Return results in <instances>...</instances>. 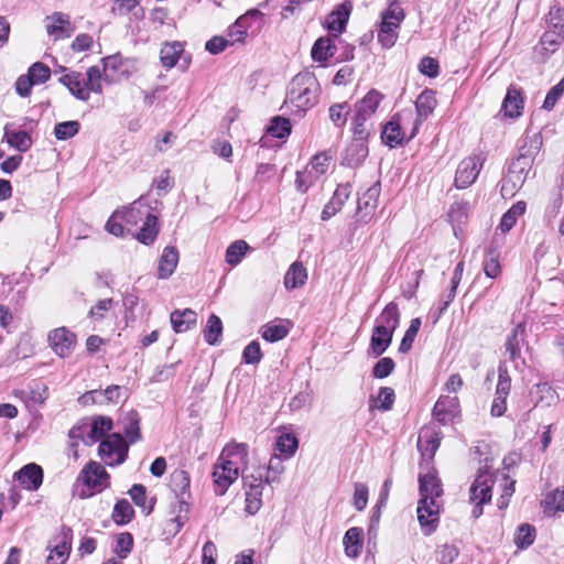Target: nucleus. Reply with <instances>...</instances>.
<instances>
[{
	"label": "nucleus",
	"mask_w": 564,
	"mask_h": 564,
	"mask_svg": "<svg viewBox=\"0 0 564 564\" xmlns=\"http://www.w3.org/2000/svg\"><path fill=\"white\" fill-rule=\"evenodd\" d=\"M183 53V45L180 42L165 43L160 52L162 65L170 69L174 67Z\"/></svg>",
	"instance_id": "39"
},
{
	"label": "nucleus",
	"mask_w": 564,
	"mask_h": 564,
	"mask_svg": "<svg viewBox=\"0 0 564 564\" xmlns=\"http://www.w3.org/2000/svg\"><path fill=\"white\" fill-rule=\"evenodd\" d=\"M403 10L399 7L389 8L382 13V21L378 32V41L386 48L394 45L398 33L397 30L403 20Z\"/></svg>",
	"instance_id": "9"
},
{
	"label": "nucleus",
	"mask_w": 564,
	"mask_h": 564,
	"mask_svg": "<svg viewBox=\"0 0 564 564\" xmlns=\"http://www.w3.org/2000/svg\"><path fill=\"white\" fill-rule=\"evenodd\" d=\"M133 514L134 511L131 503L127 499H121L113 507L112 520L118 525H123L132 520Z\"/></svg>",
	"instance_id": "45"
},
{
	"label": "nucleus",
	"mask_w": 564,
	"mask_h": 564,
	"mask_svg": "<svg viewBox=\"0 0 564 564\" xmlns=\"http://www.w3.org/2000/svg\"><path fill=\"white\" fill-rule=\"evenodd\" d=\"M505 115L510 118H517L523 109V98L521 91L514 86H510L502 102Z\"/></svg>",
	"instance_id": "32"
},
{
	"label": "nucleus",
	"mask_w": 564,
	"mask_h": 564,
	"mask_svg": "<svg viewBox=\"0 0 564 564\" xmlns=\"http://www.w3.org/2000/svg\"><path fill=\"white\" fill-rule=\"evenodd\" d=\"M248 446L242 443L228 444L214 464L213 482L217 496H224L238 479L239 470L247 464Z\"/></svg>",
	"instance_id": "2"
},
{
	"label": "nucleus",
	"mask_w": 564,
	"mask_h": 564,
	"mask_svg": "<svg viewBox=\"0 0 564 564\" xmlns=\"http://www.w3.org/2000/svg\"><path fill=\"white\" fill-rule=\"evenodd\" d=\"M70 544L64 540L56 544L47 556V564H64L68 558Z\"/></svg>",
	"instance_id": "59"
},
{
	"label": "nucleus",
	"mask_w": 564,
	"mask_h": 564,
	"mask_svg": "<svg viewBox=\"0 0 564 564\" xmlns=\"http://www.w3.org/2000/svg\"><path fill=\"white\" fill-rule=\"evenodd\" d=\"M527 205L520 200L511 206V208L501 217L499 229L501 232H508L517 223L518 218L525 213Z\"/></svg>",
	"instance_id": "43"
},
{
	"label": "nucleus",
	"mask_w": 564,
	"mask_h": 564,
	"mask_svg": "<svg viewBox=\"0 0 564 564\" xmlns=\"http://www.w3.org/2000/svg\"><path fill=\"white\" fill-rule=\"evenodd\" d=\"M178 263V252L174 247H165L158 265V276L160 279L170 278Z\"/></svg>",
	"instance_id": "28"
},
{
	"label": "nucleus",
	"mask_w": 564,
	"mask_h": 564,
	"mask_svg": "<svg viewBox=\"0 0 564 564\" xmlns=\"http://www.w3.org/2000/svg\"><path fill=\"white\" fill-rule=\"evenodd\" d=\"M128 444L120 433L107 435L99 445L98 454L109 466L122 464L128 455Z\"/></svg>",
	"instance_id": "7"
},
{
	"label": "nucleus",
	"mask_w": 564,
	"mask_h": 564,
	"mask_svg": "<svg viewBox=\"0 0 564 564\" xmlns=\"http://www.w3.org/2000/svg\"><path fill=\"white\" fill-rule=\"evenodd\" d=\"M392 337L393 333L386 330L384 327L380 328L375 326L370 338L368 355L372 357L381 356L391 345Z\"/></svg>",
	"instance_id": "23"
},
{
	"label": "nucleus",
	"mask_w": 564,
	"mask_h": 564,
	"mask_svg": "<svg viewBox=\"0 0 564 564\" xmlns=\"http://www.w3.org/2000/svg\"><path fill=\"white\" fill-rule=\"evenodd\" d=\"M436 104L437 101L433 90L426 89L419 95L415 101L417 117L413 123V128L409 135V140L416 134L419 127L422 124V122L426 120L429 116L434 111Z\"/></svg>",
	"instance_id": "15"
},
{
	"label": "nucleus",
	"mask_w": 564,
	"mask_h": 564,
	"mask_svg": "<svg viewBox=\"0 0 564 564\" xmlns=\"http://www.w3.org/2000/svg\"><path fill=\"white\" fill-rule=\"evenodd\" d=\"M547 23L549 29L564 33V9L557 6L552 7L549 12Z\"/></svg>",
	"instance_id": "64"
},
{
	"label": "nucleus",
	"mask_w": 564,
	"mask_h": 564,
	"mask_svg": "<svg viewBox=\"0 0 564 564\" xmlns=\"http://www.w3.org/2000/svg\"><path fill=\"white\" fill-rule=\"evenodd\" d=\"M380 195V184L376 183L370 186L359 198L357 202V213L360 215L362 219L370 216L378 203V198Z\"/></svg>",
	"instance_id": "24"
},
{
	"label": "nucleus",
	"mask_w": 564,
	"mask_h": 564,
	"mask_svg": "<svg viewBox=\"0 0 564 564\" xmlns=\"http://www.w3.org/2000/svg\"><path fill=\"white\" fill-rule=\"evenodd\" d=\"M400 324V312L399 307L394 302H390L382 310L380 315L376 319L377 327H384L386 330L394 333Z\"/></svg>",
	"instance_id": "29"
},
{
	"label": "nucleus",
	"mask_w": 564,
	"mask_h": 564,
	"mask_svg": "<svg viewBox=\"0 0 564 564\" xmlns=\"http://www.w3.org/2000/svg\"><path fill=\"white\" fill-rule=\"evenodd\" d=\"M525 180L527 178L523 175L514 173L509 169L508 174L502 181L501 194L503 196H513L516 192L522 187Z\"/></svg>",
	"instance_id": "46"
},
{
	"label": "nucleus",
	"mask_w": 564,
	"mask_h": 564,
	"mask_svg": "<svg viewBox=\"0 0 564 564\" xmlns=\"http://www.w3.org/2000/svg\"><path fill=\"white\" fill-rule=\"evenodd\" d=\"M79 128L76 120L59 122L54 128V135L57 140H68L78 133Z\"/></svg>",
	"instance_id": "55"
},
{
	"label": "nucleus",
	"mask_w": 564,
	"mask_h": 564,
	"mask_svg": "<svg viewBox=\"0 0 564 564\" xmlns=\"http://www.w3.org/2000/svg\"><path fill=\"white\" fill-rule=\"evenodd\" d=\"M395 394L392 388H380L378 395L372 399L371 406L380 411H389L394 403Z\"/></svg>",
	"instance_id": "51"
},
{
	"label": "nucleus",
	"mask_w": 564,
	"mask_h": 564,
	"mask_svg": "<svg viewBox=\"0 0 564 564\" xmlns=\"http://www.w3.org/2000/svg\"><path fill=\"white\" fill-rule=\"evenodd\" d=\"M249 250V245L245 240H236L226 250V262L231 267L239 264Z\"/></svg>",
	"instance_id": "48"
},
{
	"label": "nucleus",
	"mask_w": 564,
	"mask_h": 564,
	"mask_svg": "<svg viewBox=\"0 0 564 564\" xmlns=\"http://www.w3.org/2000/svg\"><path fill=\"white\" fill-rule=\"evenodd\" d=\"M59 83L66 86L69 93L77 99L87 101L89 99L88 89L85 86V77L78 72H70L59 78Z\"/></svg>",
	"instance_id": "22"
},
{
	"label": "nucleus",
	"mask_w": 564,
	"mask_h": 564,
	"mask_svg": "<svg viewBox=\"0 0 564 564\" xmlns=\"http://www.w3.org/2000/svg\"><path fill=\"white\" fill-rule=\"evenodd\" d=\"M535 539V530L530 524H521L514 536V543L519 549H525L530 546Z\"/></svg>",
	"instance_id": "56"
},
{
	"label": "nucleus",
	"mask_w": 564,
	"mask_h": 564,
	"mask_svg": "<svg viewBox=\"0 0 564 564\" xmlns=\"http://www.w3.org/2000/svg\"><path fill=\"white\" fill-rule=\"evenodd\" d=\"M262 488H254L253 490H246V507L245 510L250 516L256 514L262 507Z\"/></svg>",
	"instance_id": "58"
},
{
	"label": "nucleus",
	"mask_w": 564,
	"mask_h": 564,
	"mask_svg": "<svg viewBox=\"0 0 564 564\" xmlns=\"http://www.w3.org/2000/svg\"><path fill=\"white\" fill-rule=\"evenodd\" d=\"M276 449L285 458L293 456L297 449L299 441L294 434L282 433L275 442Z\"/></svg>",
	"instance_id": "47"
},
{
	"label": "nucleus",
	"mask_w": 564,
	"mask_h": 564,
	"mask_svg": "<svg viewBox=\"0 0 564 564\" xmlns=\"http://www.w3.org/2000/svg\"><path fill=\"white\" fill-rule=\"evenodd\" d=\"M336 52V46L330 37H319L312 47V58L315 62L324 63Z\"/></svg>",
	"instance_id": "38"
},
{
	"label": "nucleus",
	"mask_w": 564,
	"mask_h": 564,
	"mask_svg": "<svg viewBox=\"0 0 564 564\" xmlns=\"http://www.w3.org/2000/svg\"><path fill=\"white\" fill-rule=\"evenodd\" d=\"M121 214V220L127 226V231H132L139 223H143L148 216L152 214L149 210V206H147L141 199L134 202L131 206L119 210Z\"/></svg>",
	"instance_id": "17"
},
{
	"label": "nucleus",
	"mask_w": 564,
	"mask_h": 564,
	"mask_svg": "<svg viewBox=\"0 0 564 564\" xmlns=\"http://www.w3.org/2000/svg\"><path fill=\"white\" fill-rule=\"evenodd\" d=\"M88 427L87 420L82 421L77 425L73 426L68 432L69 447L73 449L74 457H77L76 447L78 442L82 441L87 445Z\"/></svg>",
	"instance_id": "50"
},
{
	"label": "nucleus",
	"mask_w": 564,
	"mask_h": 564,
	"mask_svg": "<svg viewBox=\"0 0 564 564\" xmlns=\"http://www.w3.org/2000/svg\"><path fill=\"white\" fill-rule=\"evenodd\" d=\"M123 432L130 443H134L140 438L139 417L135 412L131 411L126 415Z\"/></svg>",
	"instance_id": "57"
},
{
	"label": "nucleus",
	"mask_w": 564,
	"mask_h": 564,
	"mask_svg": "<svg viewBox=\"0 0 564 564\" xmlns=\"http://www.w3.org/2000/svg\"><path fill=\"white\" fill-rule=\"evenodd\" d=\"M113 423L109 416L98 415L87 420L88 436L87 445L102 441L108 432L112 430Z\"/></svg>",
	"instance_id": "18"
},
{
	"label": "nucleus",
	"mask_w": 564,
	"mask_h": 564,
	"mask_svg": "<svg viewBox=\"0 0 564 564\" xmlns=\"http://www.w3.org/2000/svg\"><path fill=\"white\" fill-rule=\"evenodd\" d=\"M564 43V33L562 31H545L540 40L539 46L542 54L554 53Z\"/></svg>",
	"instance_id": "36"
},
{
	"label": "nucleus",
	"mask_w": 564,
	"mask_h": 564,
	"mask_svg": "<svg viewBox=\"0 0 564 564\" xmlns=\"http://www.w3.org/2000/svg\"><path fill=\"white\" fill-rule=\"evenodd\" d=\"M4 137L12 148L21 152H25L32 145L31 137L25 131H9L7 129Z\"/></svg>",
	"instance_id": "49"
},
{
	"label": "nucleus",
	"mask_w": 564,
	"mask_h": 564,
	"mask_svg": "<svg viewBox=\"0 0 564 564\" xmlns=\"http://www.w3.org/2000/svg\"><path fill=\"white\" fill-rule=\"evenodd\" d=\"M318 93L319 84L315 75L299 73L289 84L282 109L301 116L317 104Z\"/></svg>",
	"instance_id": "3"
},
{
	"label": "nucleus",
	"mask_w": 564,
	"mask_h": 564,
	"mask_svg": "<svg viewBox=\"0 0 564 564\" xmlns=\"http://www.w3.org/2000/svg\"><path fill=\"white\" fill-rule=\"evenodd\" d=\"M441 444V433L433 426L421 429L417 437V448L421 452L423 460L433 459Z\"/></svg>",
	"instance_id": "14"
},
{
	"label": "nucleus",
	"mask_w": 564,
	"mask_h": 564,
	"mask_svg": "<svg viewBox=\"0 0 564 564\" xmlns=\"http://www.w3.org/2000/svg\"><path fill=\"white\" fill-rule=\"evenodd\" d=\"M510 389L511 378L509 376L507 366L505 364H500L498 367V382L496 387V394L508 398Z\"/></svg>",
	"instance_id": "62"
},
{
	"label": "nucleus",
	"mask_w": 564,
	"mask_h": 564,
	"mask_svg": "<svg viewBox=\"0 0 564 564\" xmlns=\"http://www.w3.org/2000/svg\"><path fill=\"white\" fill-rule=\"evenodd\" d=\"M158 232V218L152 214L151 216H148L147 219L142 223L140 231L138 234H133V236L140 242L150 245L155 240Z\"/></svg>",
	"instance_id": "41"
},
{
	"label": "nucleus",
	"mask_w": 564,
	"mask_h": 564,
	"mask_svg": "<svg viewBox=\"0 0 564 564\" xmlns=\"http://www.w3.org/2000/svg\"><path fill=\"white\" fill-rule=\"evenodd\" d=\"M362 535L364 531L358 527H352L345 533L343 543L345 546V554L348 557L356 558L359 556L362 549Z\"/></svg>",
	"instance_id": "30"
},
{
	"label": "nucleus",
	"mask_w": 564,
	"mask_h": 564,
	"mask_svg": "<svg viewBox=\"0 0 564 564\" xmlns=\"http://www.w3.org/2000/svg\"><path fill=\"white\" fill-rule=\"evenodd\" d=\"M541 506L543 508V512L547 516L564 512V486L546 492L541 501Z\"/></svg>",
	"instance_id": "27"
},
{
	"label": "nucleus",
	"mask_w": 564,
	"mask_h": 564,
	"mask_svg": "<svg viewBox=\"0 0 564 564\" xmlns=\"http://www.w3.org/2000/svg\"><path fill=\"white\" fill-rule=\"evenodd\" d=\"M46 30L55 40L68 37L72 33L68 18L62 13H54L47 19Z\"/></svg>",
	"instance_id": "31"
},
{
	"label": "nucleus",
	"mask_w": 564,
	"mask_h": 564,
	"mask_svg": "<svg viewBox=\"0 0 564 564\" xmlns=\"http://www.w3.org/2000/svg\"><path fill=\"white\" fill-rule=\"evenodd\" d=\"M170 321L175 333H185L196 325L197 313L191 308L175 310Z\"/></svg>",
	"instance_id": "26"
},
{
	"label": "nucleus",
	"mask_w": 564,
	"mask_h": 564,
	"mask_svg": "<svg viewBox=\"0 0 564 564\" xmlns=\"http://www.w3.org/2000/svg\"><path fill=\"white\" fill-rule=\"evenodd\" d=\"M420 500L417 503V520L425 535L434 532L440 522V503L437 498L443 495L442 484L434 469H429L419 476Z\"/></svg>",
	"instance_id": "1"
},
{
	"label": "nucleus",
	"mask_w": 564,
	"mask_h": 564,
	"mask_svg": "<svg viewBox=\"0 0 564 564\" xmlns=\"http://www.w3.org/2000/svg\"><path fill=\"white\" fill-rule=\"evenodd\" d=\"M531 394L536 398L535 405L542 403L551 406L558 400L556 391L547 382L535 384L531 390Z\"/></svg>",
	"instance_id": "40"
},
{
	"label": "nucleus",
	"mask_w": 564,
	"mask_h": 564,
	"mask_svg": "<svg viewBox=\"0 0 564 564\" xmlns=\"http://www.w3.org/2000/svg\"><path fill=\"white\" fill-rule=\"evenodd\" d=\"M412 119L411 111L403 110L401 112L395 113L390 121H388L381 133V139L384 144L390 148H395L408 138L406 132L404 130L405 121H410Z\"/></svg>",
	"instance_id": "10"
},
{
	"label": "nucleus",
	"mask_w": 564,
	"mask_h": 564,
	"mask_svg": "<svg viewBox=\"0 0 564 564\" xmlns=\"http://www.w3.org/2000/svg\"><path fill=\"white\" fill-rule=\"evenodd\" d=\"M420 327H421V319L419 317L413 318L411 321L410 326L406 329L402 340H401V344L399 347V350L401 352H408L411 349Z\"/></svg>",
	"instance_id": "61"
},
{
	"label": "nucleus",
	"mask_w": 564,
	"mask_h": 564,
	"mask_svg": "<svg viewBox=\"0 0 564 564\" xmlns=\"http://www.w3.org/2000/svg\"><path fill=\"white\" fill-rule=\"evenodd\" d=\"M48 341L51 348L57 356L66 358L73 352L76 346V336L66 327H59L48 334Z\"/></svg>",
	"instance_id": "12"
},
{
	"label": "nucleus",
	"mask_w": 564,
	"mask_h": 564,
	"mask_svg": "<svg viewBox=\"0 0 564 564\" xmlns=\"http://www.w3.org/2000/svg\"><path fill=\"white\" fill-rule=\"evenodd\" d=\"M191 479L187 471L176 469L171 474V489L174 496H182V498H191L189 492Z\"/></svg>",
	"instance_id": "37"
},
{
	"label": "nucleus",
	"mask_w": 564,
	"mask_h": 564,
	"mask_svg": "<svg viewBox=\"0 0 564 564\" xmlns=\"http://www.w3.org/2000/svg\"><path fill=\"white\" fill-rule=\"evenodd\" d=\"M78 479L86 486V490L83 489L80 492L82 498L100 492L110 485L109 474L97 462H89L80 471Z\"/></svg>",
	"instance_id": "5"
},
{
	"label": "nucleus",
	"mask_w": 564,
	"mask_h": 564,
	"mask_svg": "<svg viewBox=\"0 0 564 564\" xmlns=\"http://www.w3.org/2000/svg\"><path fill=\"white\" fill-rule=\"evenodd\" d=\"M104 64V79L107 82L115 80V73L122 66V57L120 54H115L102 58Z\"/></svg>",
	"instance_id": "60"
},
{
	"label": "nucleus",
	"mask_w": 564,
	"mask_h": 564,
	"mask_svg": "<svg viewBox=\"0 0 564 564\" xmlns=\"http://www.w3.org/2000/svg\"><path fill=\"white\" fill-rule=\"evenodd\" d=\"M350 9L351 6L345 2L327 15L326 28L329 32L334 33L335 36L344 31L350 14Z\"/></svg>",
	"instance_id": "25"
},
{
	"label": "nucleus",
	"mask_w": 564,
	"mask_h": 564,
	"mask_svg": "<svg viewBox=\"0 0 564 564\" xmlns=\"http://www.w3.org/2000/svg\"><path fill=\"white\" fill-rule=\"evenodd\" d=\"M289 321H273L261 327V336L264 340L274 343L283 339L290 332Z\"/></svg>",
	"instance_id": "33"
},
{
	"label": "nucleus",
	"mask_w": 564,
	"mask_h": 564,
	"mask_svg": "<svg viewBox=\"0 0 564 564\" xmlns=\"http://www.w3.org/2000/svg\"><path fill=\"white\" fill-rule=\"evenodd\" d=\"M494 482V477L488 470H479L469 490L470 501L475 503L474 518H479L482 514V506L490 502Z\"/></svg>",
	"instance_id": "8"
},
{
	"label": "nucleus",
	"mask_w": 564,
	"mask_h": 564,
	"mask_svg": "<svg viewBox=\"0 0 564 564\" xmlns=\"http://www.w3.org/2000/svg\"><path fill=\"white\" fill-rule=\"evenodd\" d=\"M382 98V94L376 89H371L361 100L355 104L354 116L351 118V130L354 135H370L372 130L370 119L378 109Z\"/></svg>",
	"instance_id": "4"
},
{
	"label": "nucleus",
	"mask_w": 564,
	"mask_h": 564,
	"mask_svg": "<svg viewBox=\"0 0 564 564\" xmlns=\"http://www.w3.org/2000/svg\"><path fill=\"white\" fill-rule=\"evenodd\" d=\"M484 159L480 155H470L464 159L457 167L455 176V185L457 188H467L477 178L481 167Z\"/></svg>",
	"instance_id": "11"
},
{
	"label": "nucleus",
	"mask_w": 564,
	"mask_h": 564,
	"mask_svg": "<svg viewBox=\"0 0 564 564\" xmlns=\"http://www.w3.org/2000/svg\"><path fill=\"white\" fill-rule=\"evenodd\" d=\"M121 387L120 386H109L104 391L100 390H91L85 393L82 397V400L85 404L88 403H102L104 400L107 402H117L120 398Z\"/></svg>",
	"instance_id": "34"
},
{
	"label": "nucleus",
	"mask_w": 564,
	"mask_h": 564,
	"mask_svg": "<svg viewBox=\"0 0 564 564\" xmlns=\"http://www.w3.org/2000/svg\"><path fill=\"white\" fill-rule=\"evenodd\" d=\"M524 328L521 324L517 325L506 341V351L509 354V358L512 361H517L520 357L521 343L523 340Z\"/></svg>",
	"instance_id": "42"
},
{
	"label": "nucleus",
	"mask_w": 564,
	"mask_h": 564,
	"mask_svg": "<svg viewBox=\"0 0 564 564\" xmlns=\"http://www.w3.org/2000/svg\"><path fill=\"white\" fill-rule=\"evenodd\" d=\"M330 158L325 153H319L313 156L311 163L308 164L306 171L310 176L314 178H318L321 175L325 174L329 167Z\"/></svg>",
	"instance_id": "52"
},
{
	"label": "nucleus",
	"mask_w": 564,
	"mask_h": 564,
	"mask_svg": "<svg viewBox=\"0 0 564 564\" xmlns=\"http://www.w3.org/2000/svg\"><path fill=\"white\" fill-rule=\"evenodd\" d=\"M204 338L209 345H217L219 343V337L223 334V323L221 319L215 315L212 314L208 317V321L206 323V326L203 330Z\"/></svg>",
	"instance_id": "44"
},
{
	"label": "nucleus",
	"mask_w": 564,
	"mask_h": 564,
	"mask_svg": "<svg viewBox=\"0 0 564 564\" xmlns=\"http://www.w3.org/2000/svg\"><path fill=\"white\" fill-rule=\"evenodd\" d=\"M458 414L459 400L457 397L442 395L433 409L434 417L443 424L452 422Z\"/></svg>",
	"instance_id": "16"
},
{
	"label": "nucleus",
	"mask_w": 564,
	"mask_h": 564,
	"mask_svg": "<svg viewBox=\"0 0 564 564\" xmlns=\"http://www.w3.org/2000/svg\"><path fill=\"white\" fill-rule=\"evenodd\" d=\"M469 214V205L465 202H456L451 206L448 212L449 220L453 224L460 225L466 221Z\"/></svg>",
	"instance_id": "63"
},
{
	"label": "nucleus",
	"mask_w": 564,
	"mask_h": 564,
	"mask_svg": "<svg viewBox=\"0 0 564 564\" xmlns=\"http://www.w3.org/2000/svg\"><path fill=\"white\" fill-rule=\"evenodd\" d=\"M541 145L542 139L539 134L525 138L523 145L520 148L519 155L510 163L509 169L528 178Z\"/></svg>",
	"instance_id": "6"
},
{
	"label": "nucleus",
	"mask_w": 564,
	"mask_h": 564,
	"mask_svg": "<svg viewBox=\"0 0 564 564\" xmlns=\"http://www.w3.org/2000/svg\"><path fill=\"white\" fill-rule=\"evenodd\" d=\"M351 186L349 184L338 185L334 192L330 200L324 206L322 210V219L328 220L335 216L344 206L345 202L349 198Z\"/></svg>",
	"instance_id": "19"
},
{
	"label": "nucleus",
	"mask_w": 564,
	"mask_h": 564,
	"mask_svg": "<svg viewBox=\"0 0 564 564\" xmlns=\"http://www.w3.org/2000/svg\"><path fill=\"white\" fill-rule=\"evenodd\" d=\"M267 132L272 137L283 139L291 133V122L286 118L275 117L271 120Z\"/></svg>",
	"instance_id": "54"
},
{
	"label": "nucleus",
	"mask_w": 564,
	"mask_h": 564,
	"mask_svg": "<svg viewBox=\"0 0 564 564\" xmlns=\"http://www.w3.org/2000/svg\"><path fill=\"white\" fill-rule=\"evenodd\" d=\"M102 74L98 66H91L86 72L85 86L90 91L96 94L102 93Z\"/></svg>",
	"instance_id": "53"
},
{
	"label": "nucleus",
	"mask_w": 564,
	"mask_h": 564,
	"mask_svg": "<svg viewBox=\"0 0 564 564\" xmlns=\"http://www.w3.org/2000/svg\"><path fill=\"white\" fill-rule=\"evenodd\" d=\"M368 137L354 135L352 141L345 149L341 163L349 167L359 166L368 156Z\"/></svg>",
	"instance_id": "13"
},
{
	"label": "nucleus",
	"mask_w": 564,
	"mask_h": 564,
	"mask_svg": "<svg viewBox=\"0 0 564 564\" xmlns=\"http://www.w3.org/2000/svg\"><path fill=\"white\" fill-rule=\"evenodd\" d=\"M307 280V272L301 262H294L291 264L284 275V286L288 290L301 288Z\"/></svg>",
	"instance_id": "35"
},
{
	"label": "nucleus",
	"mask_w": 564,
	"mask_h": 564,
	"mask_svg": "<svg viewBox=\"0 0 564 564\" xmlns=\"http://www.w3.org/2000/svg\"><path fill=\"white\" fill-rule=\"evenodd\" d=\"M176 505L173 508V513L175 514L167 524L166 531L172 534H176L181 531L182 527L188 519L189 512V498H182V496H176Z\"/></svg>",
	"instance_id": "21"
},
{
	"label": "nucleus",
	"mask_w": 564,
	"mask_h": 564,
	"mask_svg": "<svg viewBox=\"0 0 564 564\" xmlns=\"http://www.w3.org/2000/svg\"><path fill=\"white\" fill-rule=\"evenodd\" d=\"M15 477L25 489L36 490L42 485L43 470L36 464H28L15 473Z\"/></svg>",
	"instance_id": "20"
}]
</instances>
